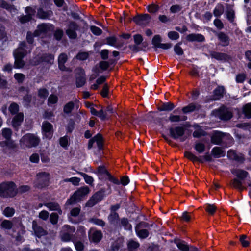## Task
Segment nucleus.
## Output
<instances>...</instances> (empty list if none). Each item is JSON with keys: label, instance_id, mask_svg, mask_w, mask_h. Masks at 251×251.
<instances>
[{"label": "nucleus", "instance_id": "15", "mask_svg": "<svg viewBox=\"0 0 251 251\" xmlns=\"http://www.w3.org/2000/svg\"><path fill=\"white\" fill-rule=\"evenodd\" d=\"M219 117L223 121H227L232 117V112L225 107H221L219 109Z\"/></svg>", "mask_w": 251, "mask_h": 251}, {"label": "nucleus", "instance_id": "39", "mask_svg": "<svg viewBox=\"0 0 251 251\" xmlns=\"http://www.w3.org/2000/svg\"><path fill=\"white\" fill-rule=\"evenodd\" d=\"M42 59L40 61L46 62L50 64H52L54 60V56L50 54H43L42 55Z\"/></svg>", "mask_w": 251, "mask_h": 251}, {"label": "nucleus", "instance_id": "23", "mask_svg": "<svg viewBox=\"0 0 251 251\" xmlns=\"http://www.w3.org/2000/svg\"><path fill=\"white\" fill-rule=\"evenodd\" d=\"M32 228L36 236L40 237L47 234V231L43 227L38 225L36 222L33 221Z\"/></svg>", "mask_w": 251, "mask_h": 251}, {"label": "nucleus", "instance_id": "3", "mask_svg": "<svg viewBox=\"0 0 251 251\" xmlns=\"http://www.w3.org/2000/svg\"><path fill=\"white\" fill-rule=\"evenodd\" d=\"M90 189L88 186H83L79 188L75 191L71 198L67 201L66 204L72 205L75 203L77 201H80L82 198L88 194Z\"/></svg>", "mask_w": 251, "mask_h": 251}, {"label": "nucleus", "instance_id": "47", "mask_svg": "<svg viewBox=\"0 0 251 251\" xmlns=\"http://www.w3.org/2000/svg\"><path fill=\"white\" fill-rule=\"evenodd\" d=\"M243 111L246 117L251 118V103L246 104L244 107Z\"/></svg>", "mask_w": 251, "mask_h": 251}, {"label": "nucleus", "instance_id": "44", "mask_svg": "<svg viewBox=\"0 0 251 251\" xmlns=\"http://www.w3.org/2000/svg\"><path fill=\"white\" fill-rule=\"evenodd\" d=\"M64 182H71L75 186H78L80 181V179L77 177H73L70 178H66L63 180Z\"/></svg>", "mask_w": 251, "mask_h": 251}, {"label": "nucleus", "instance_id": "48", "mask_svg": "<svg viewBox=\"0 0 251 251\" xmlns=\"http://www.w3.org/2000/svg\"><path fill=\"white\" fill-rule=\"evenodd\" d=\"M49 95V92L46 88H41L38 92V96L41 99H46Z\"/></svg>", "mask_w": 251, "mask_h": 251}, {"label": "nucleus", "instance_id": "62", "mask_svg": "<svg viewBox=\"0 0 251 251\" xmlns=\"http://www.w3.org/2000/svg\"><path fill=\"white\" fill-rule=\"evenodd\" d=\"M216 210V207L213 204H208L205 210L211 215H213Z\"/></svg>", "mask_w": 251, "mask_h": 251}, {"label": "nucleus", "instance_id": "52", "mask_svg": "<svg viewBox=\"0 0 251 251\" xmlns=\"http://www.w3.org/2000/svg\"><path fill=\"white\" fill-rule=\"evenodd\" d=\"M161 38L159 35H155L152 39V44L155 48H158L159 47V45L161 44Z\"/></svg>", "mask_w": 251, "mask_h": 251}, {"label": "nucleus", "instance_id": "41", "mask_svg": "<svg viewBox=\"0 0 251 251\" xmlns=\"http://www.w3.org/2000/svg\"><path fill=\"white\" fill-rule=\"evenodd\" d=\"M176 244L178 248L182 251H189L188 246L185 244L184 241H176Z\"/></svg>", "mask_w": 251, "mask_h": 251}, {"label": "nucleus", "instance_id": "45", "mask_svg": "<svg viewBox=\"0 0 251 251\" xmlns=\"http://www.w3.org/2000/svg\"><path fill=\"white\" fill-rule=\"evenodd\" d=\"M89 222L91 223H93L95 225L101 226L102 227H103L105 225V222L101 219L96 218H91L89 220Z\"/></svg>", "mask_w": 251, "mask_h": 251}, {"label": "nucleus", "instance_id": "38", "mask_svg": "<svg viewBox=\"0 0 251 251\" xmlns=\"http://www.w3.org/2000/svg\"><path fill=\"white\" fill-rule=\"evenodd\" d=\"M75 107V103L73 101H71L67 103L63 107V112L66 114L70 113L74 109Z\"/></svg>", "mask_w": 251, "mask_h": 251}, {"label": "nucleus", "instance_id": "29", "mask_svg": "<svg viewBox=\"0 0 251 251\" xmlns=\"http://www.w3.org/2000/svg\"><path fill=\"white\" fill-rule=\"evenodd\" d=\"M43 205L48 207L50 210L57 211L60 215L62 213V211L59 204L57 202H47L44 203Z\"/></svg>", "mask_w": 251, "mask_h": 251}, {"label": "nucleus", "instance_id": "31", "mask_svg": "<svg viewBox=\"0 0 251 251\" xmlns=\"http://www.w3.org/2000/svg\"><path fill=\"white\" fill-rule=\"evenodd\" d=\"M53 15L51 10L44 11L43 8H39L38 10L37 16L41 19H48Z\"/></svg>", "mask_w": 251, "mask_h": 251}, {"label": "nucleus", "instance_id": "14", "mask_svg": "<svg viewBox=\"0 0 251 251\" xmlns=\"http://www.w3.org/2000/svg\"><path fill=\"white\" fill-rule=\"evenodd\" d=\"M102 237V233L100 230L91 229L89 232V238L90 241L94 243H99Z\"/></svg>", "mask_w": 251, "mask_h": 251}, {"label": "nucleus", "instance_id": "56", "mask_svg": "<svg viewBox=\"0 0 251 251\" xmlns=\"http://www.w3.org/2000/svg\"><path fill=\"white\" fill-rule=\"evenodd\" d=\"M140 246L138 242L133 240H130L128 243V248L129 250H134L137 249Z\"/></svg>", "mask_w": 251, "mask_h": 251}, {"label": "nucleus", "instance_id": "1", "mask_svg": "<svg viewBox=\"0 0 251 251\" xmlns=\"http://www.w3.org/2000/svg\"><path fill=\"white\" fill-rule=\"evenodd\" d=\"M40 142V138L32 133H27L24 135L19 140V145L21 148H31L39 145Z\"/></svg>", "mask_w": 251, "mask_h": 251}, {"label": "nucleus", "instance_id": "17", "mask_svg": "<svg viewBox=\"0 0 251 251\" xmlns=\"http://www.w3.org/2000/svg\"><path fill=\"white\" fill-rule=\"evenodd\" d=\"M96 142L97 146L100 150L103 147V138L100 134H97L93 138L89 140L88 145V148L91 149L94 143Z\"/></svg>", "mask_w": 251, "mask_h": 251}, {"label": "nucleus", "instance_id": "6", "mask_svg": "<svg viewBox=\"0 0 251 251\" xmlns=\"http://www.w3.org/2000/svg\"><path fill=\"white\" fill-rule=\"evenodd\" d=\"M105 190L101 189L95 193L85 204L86 207H92L101 201L104 196Z\"/></svg>", "mask_w": 251, "mask_h": 251}, {"label": "nucleus", "instance_id": "53", "mask_svg": "<svg viewBox=\"0 0 251 251\" xmlns=\"http://www.w3.org/2000/svg\"><path fill=\"white\" fill-rule=\"evenodd\" d=\"M121 225L126 229L130 230L131 229V225L129 224L128 220L126 218H122L121 220Z\"/></svg>", "mask_w": 251, "mask_h": 251}, {"label": "nucleus", "instance_id": "7", "mask_svg": "<svg viewBox=\"0 0 251 251\" xmlns=\"http://www.w3.org/2000/svg\"><path fill=\"white\" fill-rule=\"evenodd\" d=\"M170 136L174 139L180 138V141L183 142L186 138L182 137L185 133V128L181 126H176L175 128L171 127L169 129Z\"/></svg>", "mask_w": 251, "mask_h": 251}, {"label": "nucleus", "instance_id": "64", "mask_svg": "<svg viewBox=\"0 0 251 251\" xmlns=\"http://www.w3.org/2000/svg\"><path fill=\"white\" fill-rule=\"evenodd\" d=\"M245 56L246 58L249 61L247 66L251 69V50H248L245 52Z\"/></svg>", "mask_w": 251, "mask_h": 251}, {"label": "nucleus", "instance_id": "20", "mask_svg": "<svg viewBox=\"0 0 251 251\" xmlns=\"http://www.w3.org/2000/svg\"><path fill=\"white\" fill-rule=\"evenodd\" d=\"M209 53L211 58H214L218 61H226L230 58L228 55L224 53L218 52L215 51H210Z\"/></svg>", "mask_w": 251, "mask_h": 251}, {"label": "nucleus", "instance_id": "11", "mask_svg": "<svg viewBox=\"0 0 251 251\" xmlns=\"http://www.w3.org/2000/svg\"><path fill=\"white\" fill-rule=\"evenodd\" d=\"M42 133L44 136L48 139H51L52 137L53 130V126L51 124L47 121L42 123Z\"/></svg>", "mask_w": 251, "mask_h": 251}, {"label": "nucleus", "instance_id": "21", "mask_svg": "<svg viewBox=\"0 0 251 251\" xmlns=\"http://www.w3.org/2000/svg\"><path fill=\"white\" fill-rule=\"evenodd\" d=\"M226 136H228L229 135L222 132L216 131L211 137V142L213 144L220 145L222 142L223 138Z\"/></svg>", "mask_w": 251, "mask_h": 251}, {"label": "nucleus", "instance_id": "30", "mask_svg": "<svg viewBox=\"0 0 251 251\" xmlns=\"http://www.w3.org/2000/svg\"><path fill=\"white\" fill-rule=\"evenodd\" d=\"M108 220L109 223L115 226H118L119 221V216L116 212H111L108 217Z\"/></svg>", "mask_w": 251, "mask_h": 251}, {"label": "nucleus", "instance_id": "22", "mask_svg": "<svg viewBox=\"0 0 251 251\" xmlns=\"http://www.w3.org/2000/svg\"><path fill=\"white\" fill-rule=\"evenodd\" d=\"M216 36L220 41L221 45L223 46H227L230 43L229 36L223 32H219L216 33Z\"/></svg>", "mask_w": 251, "mask_h": 251}, {"label": "nucleus", "instance_id": "42", "mask_svg": "<svg viewBox=\"0 0 251 251\" xmlns=\"http://www.w3.org/2000/svg\"><path fill=\"white\" fill-rule=\"evenodd\" d=\"M9 111L12 115L17 114L19 110V106L15 102H12L9 107Z\"/></svg>", "mask_w": 251, "mask_h": 251}, {"label": "nucleus", "instance_id": "19", "mask_svg": "<svg viewBox=\"0 0 251 251\" xmlns=\"http://www.w3.org/2000/svg\"><path fill=\"white\" fill-rule=\"evenodd\" d=\"M227 155L228 157L232 160L236 161L239 163H243L244 160V156L242 153H237L234 150H230L227 152Z\"/></svg>", "mask_w": 251, "mask_h": 251}, {"label": "nucleus", "instance_id": "40", "mask_svg": "<svg viewBox=\"0 0 251 251\" xmlns=\"http://www.w3.org/2000/svg\"><path fill=\"white\" fill-rule=\"evenodd\" d=\"M1 134L4 139L8 140L11 138L12 131L9 128H4L1 131Z\"/></svg>", "mask_w": 251, "mask_h": 251}, {"label": "nucleus", "instance_id": "34", "mask_svg": "<svg viewBox=\"0 0 251 251\" xmlns=\"http://www.w3.org/2000/svg\"><path fill=\"white\" fill-rule=\"evenodd\" d=\"M224 12V7L221 3H218L213 11V14L215 17H220Z\"/></svg>", "mask_w": 251, "mask_h": 251}, {"label": "nucleus", "instance_id": "57", "mask_svg": "<svg viewBox=\"0 0 251 251\" xmlns=\"http://www.w3.org/2000/svg\"><path fill=\"white\" fill-rule=\"evenodd\" d=\"M206 132L202 129H198L194 131L193 136L195 138H199L201 136H205Z\"/></svg>", "mask_w": 251, "mask_h": 251}, {"label": "nucleus", "instance_id": "4", "mask_svg": "<svg viewBox=\"0 0 251 251\" xmlns=\"http://www.w3.org/2000/svg\"><path fill=\"white\" fill-rule=\"evenodd\" d=\"M50 175L48 172H40L36 175L35 187L42 189L47 187L50 183Z\"/></svg>", "mask_w": 251, "mask_h": 251}, {"label": "nucleus", "instance_id": "5", "mask_svg": "<svg viewBox=\"0 0 251 251\" xmlns=\"http://www.w3.org/2000/svg\"><path fill=\"white\" fill-rule=\"evenodd\" d=\"M75 228L68 225H65L62 227V230L60 234L62 241L68 242L72 241L74 242L75 235L73 233L75 232Z\"/></svg>", "mask_w": 251, "mask_h": 251}, {"label": "nucleus", "instance_id": "25", "mask_svg": "<svg viewBox=\"0 0 251 251\" xmlns=\"http://www.w3.org/2000/svg\"><path fill=\"white\" fill-rule=\"evenodd\" d=\"M0 7L7 10L13 14H15L17 13V9L16 7L4 0H0Z\"/></svg>", "mask_w": 251, "mask_h": 251}, {"label": "nucleus", "instance_id": "59", "mask_svg": "<svg viewBox=\"0 0 251 251\" xmlns=\"http://www.w3.org/2000/svg\"><path fill=\"white\" fill-rule=\"evenodd\" d=\"M90 30L91 32L95 35L99 36L102 33V30L101 29L94 25L91 26Z\"/></svg>", "mask_w": 251, "mask_h": 251}, {"label": "nucleus", "instance_id": "46", "mask_svg": "<svg viewBox=\"0 0 251 251\" xmlns=\"http://www.w3.org/2000/svg\"><path fill=\"white\" fill-rule=\"evenodd\" d=\"M26 47L27 44L26 42L25 41L21 42L19 44V47L15 50H19L20 52L21 53H24L26 55L28 53V51L25 49Z\"/></svg>", "mask_w": 251, "mask_h": 251}, {"label": "nucleus", "instance_id": "27", "mask_svg": "<svg viewBox=\"0 0 251 251\" xmlns=\"http://www.w3.org/2000/svg\"><path fill=\"white\" fill-rule=\"evenodd\" d=\"M201 108V106L196 103H190L187 106L184 107L182 110L184 113H188L196 110H199Z\"/></svg>", "mask_w": 251, "mask_h": 251}, {"label": "nucleus", "instance_id": "28", "mask_svg": "<svg viewBox=\"0 0 251 251\" xmlns=\"http://www.w3.org/2000/svg\"><path fill=\"white\" fill-rule=\"evenodd\" d=\"M186 39L189 42H203L205 40L204 37L201 34H190L186 37Z\"/></svg>", "mask_w": 251, "mask_h": 251}, {"label": "nucleus", "instance_id": "33", "mask_svg": "<svg viewBox=\"0 0 251 251\" xmlns=\"http://www.w3.org/2000/svg\"><path fill=\"white\" fill-rule=\"evenodd\" d=\"M211 153L215 158H219L225 155V151L219 147L213 148L211 151Z\"/></svg>", "mask_w": 251, "mask_h": 251}, {"label": "nucleus", "instance_id": "49", "mask_svg": "<svg viewBox=\"0 0 251 251\" xmlns=\"http://www.w3.org/2000/svg\"><path fill=\"white\" fill-rule=\"evenodd\" d=\"M23 103L25 106L27 107L29 105L31 100L32 96L31 95L26 94L24 96L23 99Z\"/></svg>", "mask_w": 251, "mask_h": 251}, {"label": "nucleus", "instance_id": "63", "mask_svg": "<svg viewBox=\"0 0 251 251\" xmlns=\"http://www.w3.org/2000/svg\"><path fill=\"white\" fill-rule=\"evenodd\" d=\"M120 247L121 244L120 243L115 241L112 243L108 251H118Z\"/></svg>", "mask_w": 251, "mask_h": 251}, {"label": "nucleus", "instance_id": "35", "mask_svg": "<svg viewBox=\"0 0 251 251\" xmlns=\"http://www.w3.org/2000/svg\"><path fill=\"white\" fill-rule=\"evenodd\" d=\"M135 230L137 235L140 238L144 239L149 235V232L147 229H141L139 227H136Z\"/></svg>", "mask_w": 251, "mask_h": 251}, {"label": "nucleus", "instance_id": "43", "mask_svg": "<svg viewBox=\"0 0 251 251\" xmlns=\"http://www.w3.org/2000/svg\"><path fill=\"white\" fill-rule=\"evenodd\" d=\"M77 173L83 177L86 183L89 185H91L93 183L94 179L92 176L81 172L77 171Z\"/></svg>", "mask_w": 251, "mask_h": 251}, {"label": "nucleus", "instance_id": "51", "mask_svg": "<svg viewBox=\"0 0 251 251\" xmlns=\"http://www.w3.org/2000/svg\"><path fill=\"white\" fill-rule=\"evenodd\" d=\"M36 37L34 34V32L32 33L30 31H28L26 36V40L28 43L32 45V47L33 46V44L34 42V37Z\"/></svg>", "mask_w": 251, "mask_h": 251}, {"label": "nucleus", "instance_id": "55", "mask_svg": "<svg viewBox=\"0 0 251 251\" xmlns=\"http://www.w3.org/2000/svg\"><path fill=\"white\" fill-rule=\"evenodd\" d=\"M194 148L199 153H201L204 151L205 146L202 143H198L195 144Z\"/></svg>", "mask_w": 251, "mask_h": 251}, {"label": "nucleus", "instance_id": "12", "mask_svg": "<svg viewBox=\"0 0 251 251\" xmlns=\"http://www.w3.org/2000/svg\"><path fill=\"white\" fill-rule=\"evenodd\" d=\"M86 82V76L84 70L81 68L76 69V85L77 87L83 86Z\"/></svg>", "mask_w": 251, "mask_h": 251}, {"label": "nucleus", "instance_id": "13", "mask_svg": "<svg viewBox=\"0 0 251 251\" xmlns=\"http://www.w3.org/2000/svg\"><path fill=\"white\" fill-rule=\"evenodd\" d=\"M24 118L23 112H19L16 114L12 120V126L15 130L18 131L19 126L21 125Z\"/></svg>", "mask_w": 251, "mask_h": 251}, {"label": "nucleus", "instance_id": "37", "mask_svg": "<svg viewBox=\"0 0 251 251\" xmlns=\"http://www.w3.org/2000/svg\"><path fill=\"white\" fill-rule=\"evenodd\" d=\"M175 107L173 103L171 102L164 103L159 108V110L161 111H170L173 110Z\"/></svg>", "mask_w": 251, "mask_h": 251}, {"label": "nucleus", "instance_id": "60", "mask_svg": "<svg viewBox=\"0 0 251 251\" xmlns=\"http://www.w3.org/2000/svg\"><path fill=\"white\" fill-rule=\"evenodd\" d=\"M168 36L171 40H175L179 38V35L177 32L172 31L168 32Z\"/></svg>", "mask_w": 251, "mask_h": 251}, {"label": "nucleus", "instance_id": "61", "mask_svg": "<svg viewBox=\"0 0 251 251\" xmlns=\"http://www.w3.org/2000/svg\"><path fill=\"white\" fill-rule=\"evenodd\" d=\"M58 218V215L57 213H52L50 215V221L52 224L55 225L57 223Z\"/></svg>", "mask_w": 251, "mask_h": 251}, {"label": "nucleus", "instance_id": "10", "mask_svg": "<svg viewBox=\"0 0 251 251\" xmlns=\"http://www.w3.org/2000/svg\"><path fill=\"white\" fill-rule=\"evenodd\" d=\"M78 27L79 26L76 23L73 21L70 22L68 25L67 29L66 30L67 35L70 39H76L77 37L76 31L78 30Z\"/></svg>", "mask_w": 251, "mask_h": 251}, {"label": "nucleus", "instance_id": "26", "mask_svg": "<svg viewBox=\"0 0 251 251\" xmlns=\"http://www.w3.org/2000/svg\"><path fill=\"white\" fill-rule=\"evenodd\" d=\"M226 15L227 19L230 22H233L235 18V11L233 9V6L230 4H226Z\"/></svg>", "mask_w": 251, "mask_h": 251}, {"label": "nucleus", "instance_id": "18", "mask_svg": "<svg viewBox=\"0 0 251 251\" xmlns=\"http://www.w3.org/2000/svg\"><path fill=\"white\" fill-rule=\"evenodd\" d=\"M52 25L48 24H42L37 26L36 30L34 31L35 36H39L42 34H46L50 30Z\"/></svg>", "mask_w": 251, "mask_h": 251}, {"label": "nucleus", "instance_id": "36", "mask_svg": "<svg viewBox=\"0 0 251 251\" xmlns=\"http://www.w3.org/2000/svg\"><path fill=\"white\" fill-rule=\"evenodd\" d=\"M187 119V117L185 116H180L179 115H175L170 114L169 120L171 122H179L180 121H185Z\"/></svg>", "mask_w": 251, "mask_h": 251}, {"label": "nucleus", "instance_id": "16", "mask_svg": "<svg viewBox=\"0 0 251 251\" xmlns=\"http://www.w3.org/2000/svg\"><path fill=\"white\" fill-rule=\"evenodd\" d=\"M225 93V89L223 86H218L213 91L212 98L207 99L206 102H208L213 100H217L222 98Z\"/></svg>", "mask_w": 251, "mask_h": 251}, {"label": "nucleus", "instance_id": "54", "mask_svg": "<svg viewBox=\"0 0 251 251\" xmlns=\"http://www.w3.org/2000/svg\"><path fill=\"white\" fill-rule=\"evenodd\" d=\"M15 213V209L13 208L7 207L3 211V214L8 217H12Z\"/></svg>", "mask_w": 251, "mask_h": 251}, {"label": "nucleus", "instance_id": "2", "mask_svg": "<svg viewBox=\"0 0 251 251\" xmlns=\"http://www.w3.org/2000/svg\"><path fill=\"white\" fill-rule=\"evenodd\" d=\"M17 194V187L14 182H7L0 184V197H13Z\"/></svg>", "mask_w": 251, "mask_h": 251}, {"label": "nucleus", "instance_id": "8", "mask_svg": "<svg viewBox=\"0 0 251 251\" xmlns=\"http://www.w3.org/2000/svg\"><path fill=\"white\" fill-rule=\"evenodd\" d=\"M151 19V16L145 14L137 15L133 18L132 20L138 25L146 26L150 23Z\"/></svg>", "mask_w": 251, "mask_h": 251}, {"label": "nucleus", "instance_id": "24", "mask_svg": "<svg viewBox=\"0 0 251 251\" xmlns=\"http://www.w3.org/2000/svg\"><path fill=\"white\" fill-rule=\"evenodd\" d=\"M231 171L239 179L241 180H244L249 176V173L242 169H233Z\"/></svg>", "mask_w": 251, "mask_h": 251}, {"label": "nucleus", "instance_id": "9", "mask_svg": "<svg viewBox=\"0 0 251 251\" xmlns=\"http://www.w3.org/2000/svg\"><path fill=\"white\" fill-rule=\"evenodd\" d=\"M13 55L15 58L14 67L17 69L23 68L25 65V62L23 60V58L26 54L24 53H21L19 51V50H15Z\"/></svg>", "mask_w": 251, "mask_h": 251}, {"label": "nucleus", "instance_id": "32", "mask_svg": "<svg viewBox=\"0 0 251 251\" xmlns=\"http://www.w3.org/2000/svg\"><path fill=\"white\" fill-rule=\"evenodd\" d=\"M230 184L234 188L238 189L240 192L244 189H246V188L243 186L241 180L238 178H234L232 180Z\"/></svg>", "mask_w": 251, "mask_h": 251}, {"label": "nucleus", "instance_id": "58", "mask_svg": "<svg viewBox=\"0 0 251 251\" xmlns=\"http://www.w3.org/2000/svg\"><path fill=\"white\" fill-rule=\"evenodd\" d=\"M14 76L19 83H23L25 79V75L22 73H16Z\"/></svg>", "mask_w": 251, "mask_h": 251}, {"label": "nucleus", "instance_id": "50", "mask_svg": "<svg viewBox=\"0 0 251 251\" xmlns=\"http://www.w3.org/2000/svg\"><path fill=\"white\" fill-rule=\"evenodd\" d=\"M1 226L3 228L6 229H10L12 228L13 224L11 221L9 220H4L2 222Z\"/></svg>", "mask_w": 251, "mask_h": 251}]
</instances>
